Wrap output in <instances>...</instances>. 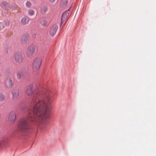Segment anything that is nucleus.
<instances>
[{"label":"nucleus","mask_w":156,"mask_h":156,"mask_svg":"<svg viewBox=\"0 0 156 156\" xmlns=\"http://www.w3.org/2000/svg\"><path fill=\"white\" fill-rule=\"evenodd\" d=\"M26 95L31 96L30 104V111L26 117L21 119L18 123L17 130L27 134L30 132L31 127L29 120L34 125L41 126L46 124V120L50 116L49 110L51 108L52 95L47 89H41L33 93L32 86H29L26 91Z\"/></svg>","instance_id":"1"},{"label":"nucleus","mask_w":156,"mask_h":156,"mask_svg":"<svg viewBox=\"0 0 156 156\" xmlns=\"http://www.w3.org/2000/svg\"><path fill=\"white\" fill-rule=\"evenodd\" d=\"M41 63V60L39 58H36L34 60L32 63V68L34 71L38 70Z\"/></svg>","instance_id":"2"},{"label":"nucleus","mask_w":156,"mask_h":156,"mask_svg":"<svg viewBox=\"0 0 156 156\" xmlns=\"http://www.w3.org/2000/svg\"><path fill=\"white\" fill-rule=\"evenodd\" d=\"M16 112L15 111H11L9 114L8 122L11 124H13L16 121Z\"/></svg>","instance_id":"3"},{"label":"nucleus","mask_w":156,"mask_h":156,"mask_svg":"<svg viewBox=\"0 0 156 156\" xmlns=\"http://www.w3.org/2000/svg\"><path fill=\"white\" fill-rule=\"evenodd\" d=\"M14 58L16 63L20 64L22 63L23 60V55L21 52H17L14 55Z\"/></svg>","instance_id":"4"},{"label":"nucleus","mask_w":156,"mask_h":156,"mask_svg":"<svg viewBox=\"0 0 156 156\" xmlns=\"http://www.w3.org/2000/svg\"><path fill=\"white\" fill-rule=\"evenodd\" d=\"M5 86L8 89L12 88L14 85V82L12 78L8 77L5 80Z\"/></svg>","instance_id":"5"},{"label":"nucleus","mask_w":156,"mask_h":156,"mask_svg":"<svg viewBox=\"0 0 156 156\" xmlns=\"http://www.w3.org/2000/svg\"><path fill=\"white\" fill-rule=\"evenodd\" d=\"M35 50L34 46L32 45L29 47L26 50V54L28 56H31L34 54Z\"/></svg>","instance_id":"6"},{"label":"nucleus","mask_w":156,"mask_h":156,"mask_svg":"<svg viewBox=\"0 0 156 156\" xmlns=\"http://www.w3.org/2000/svg\"><path fill=\"white\" fill-rule=\"evenodd\" d=\"M12 95V99L14 100H17L19 96V90L18 89H14L11 91Z\"/></svg>","instance_id":"7"},{"label":"nucleus","mask_w":156,"mask_h":156,"mask_svg":"<svg viewBox=\"0 0 156 156\" xmlns=\"http://www.w3.org/2000/svg\"><path fill=\"white\" fill-rule=\"evenodd\" d=\"M58 29V26L56 24H54L51 27L50 30V34L52 36H53L56 34Z\"/></svg>","instance_id":"8"},{"label":"nucleus","mask_w":156,"mask_h":156,"mask_svg":"<svg viewBox=\"0 0 156 156\" xmlns=\"http://www.w3.org/2000/svg\"><path fill=\"white\" fill-rule=\"evenodd\" d=\"M69 9L64 12L62 16L61 23H63L64 22H66L68 18L69 13L68 11H69Z\"/></svg>","instance_id":"9"},{"label":"nucleus","mask_w":156,"mask_h":156,"mask_svg":"<svg viewBox=\"0 0 156 156\" xmlns=\"http://www.w3.org/2000/svg\"><path fill=\"white\" fill-rule=\"evenodd\" d=\"M30 19L27 16H25L22 18L20 22V23L22 25H26L29 23Z\"/></svg>","instance_id":"10"},{"label":"nucleus","mask_w":156,"mask_h":156,"mask_svg":"<svg viewBox=\"0 0 156 156\" xmlns=\"http://www.w3.org/2000/svg\"><path fill=\"white\" fill-rule=\"evenodd\" d=\"M29 38V35L27 34L23 35L21 37V42L23 44L27 43Z\"/></svg>","instance_id":"11"},{"label":"nucleus","mask_w":156,"mask_h":156,"mask_svg":"<svg viewBox=\"0 0 156 156\" xmlns=\"http://www.w3.org/2000/svg\"><path fill=\"white\" fill-rule=\"evenodd\" d=\"M41 24L43 26H46L48 25V22L44 18L41 19L40 21Z\"/></svg>","instance_id":"12"},{"label":"nucleus","mask_w":156,"mask_h":156,"mask_svg":"<svg viewBox=\"0 0 156 156\" xmlns=\"http://www.w3.org/2000/svg\"><path fill=\"white\" fill-rule=\"evenodd\" d=\"M0 5L2 8L7 9L8 6V4L5 2H3L0 4Z\"/></svg>","instance_id":"13"},{"label":"nucleus","mask_w":156,"mask_h":156,"mask_svg":"<svg viewBox=\"0 0 156 156\" xmlns=\"http://www.w3.org/2000/svg\"><path fill=\"white\" fill-rule=\"evenodd\" d=\"M68 3V0H62L61 5L62 7H64L66 6Z\"/></svg>","instance_id":"14"},{"label":"nucleus","mask_w":156,"mask_h":156,"mask_svg":"<svg viewBox=\"0 0 156 156\" xmlns=\"http://www.w3.org/2000/svg\"><path fill=\"white\" fill-rule=\"evenodd\" d=\"M35 13L34 11L32 9H30L28 11V14L29 16H33Z\"/></svg>","instance_id":"15"},{"label":"nucleus","mask_w":156,"mask_h":156,"mask_svg":"<svg viewBox=\"0 0 156 156\" xmlns=\"http://www.w3.org/2000/svg\"><path fill=\"white\" fill-rule=\"evenodd\" d=\"M6 26V23L4 22H0V30L3 29Z\"/></svg>","instance_id":"16"},{"label":"nucleus","mask_w":156,"mask_h":156,"mask_svg":"<svg viewBox=\"0 0 156 156\" xmlns=\"http://www.w3.org/2000/svg\"><path fill=\"white\" fill-rule=\"evenodd\" d=\"M18 6L16 5H13L10 7L12 10H15L17 9Z\"/></svg>","instance_id":"17"},{"label":"nucleus","mask_w":156,"mask_h":156,"mask_svg":"<svg viewBox=\"0 0 156 156\" xmlns=\"http://www.w3.org/2000/svg\"><path fill=\"white\" fill-rule=\"evenodd\" d=\"M5 99V97L4 94L2 93H0V102L3 101Z\"/></svg>","instance_id":"18"},{"label":"nucleus","mask_w":156,"mask_h":156,"mask_svg":"<svg viewBox=\"0 0 156 156\" xmlns=\"http://www.w3.org/2000/svg\"><path fill=\"white\" fill-rule=\"evenodd\" d=\"M22 75V73L21 72H18L17 74V78L18 79H20Z\"/></svg>","instance_id":"19"},{"label":"nucleus","mask_w":156,"mask_h":156,"mask_svg":"<svg viewBox=\"0 0 156 156\" xmlns=\"http://www.w3.org/2000/svg\"><path fill=\"white\" fill-rule=\"evenodd\" d=\"M32 5L31 2L29 1H27L26 3V6L28 8H30Z\"/></svg>","instance_id":"20"},{"label":"nucleus","mask_w":156,"mask_h":156,"mask_svg":"<svg viewBox=\"0 0 156 156\" xmlns=\"http://www.w3.org/2000/svg\"><path fill=\"white\" fill-rule=\"evenodd\" d=\"M5 144V142L2 141H0V147H2Z\"/></svg>","instance_id":"21"},{"label":"nucleus","mask_w":156,"mask_h":156,"mask_svg":"<svg viewBox=\"0 0 156 156\" xmlns=\"http://www.w3.org/2000/svg\"><path fill=\"white\" fill-rule=\"evenodd\" d=\"M55 0H49L50 2L52 3L54 2Z\"/></svg>","instance_id":"22"}]
</instances>
